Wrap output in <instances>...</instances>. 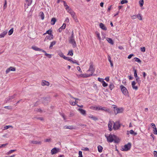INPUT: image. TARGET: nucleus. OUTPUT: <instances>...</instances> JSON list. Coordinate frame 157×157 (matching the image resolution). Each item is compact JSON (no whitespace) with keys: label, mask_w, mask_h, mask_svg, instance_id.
<instances>
[{"label":"nucleus","mask_w":157,"mask_h":157,"mask_svg":"<svg viewBox=\"0 0 157 157\" xmlns=\"http://www.w3.org/2000/svg\"><path fill=\"white\" fill-rule=\"evenodd\" d=\"M70 43L71 44L74 48L76 46V43L74 39L73 33L70 38Z\"/></svg>","instance_id":"nucleus-5"},{"label":"nucleus","mask_w":157,"mask_h":157,"mask_svg":"<svg viewBox=\"0 0 157 157\" xmlns=\"http://www.w3.org/2000/svg\"><path fill=\"white\" fill-rule=\"evenodd\" d=\"M13 28L11 29L9 31L8 35H11L13 33Z\"/></svg>","instance_id":"nucleus-38"},{"label":"nucleus","mask_w":157,"mask_h":157,"mask_svg":"<svg viewBox=\"0 0 157 157\" xmlns=\"http://www.w3.org/2000/svg\"><path fill=\"white\" fill-rule=\"evenodd\" d=\"M76 68H77V69L80 72H82V70H81V69H80V67H79V66H77V67H76Z\"/></svg>","instance_id":"nucleus-58"},{"label":"nucleus","mask_w":157,"mask_h":157,"mask_svg":"<svg viewBox=\"0 0 157 157\" xmlns=\"http://www.w3.org/2000/svg\"><path fill=\"white\" fill-rule=\"evenodd\" d=\"M94 70H95L94 68L93 64L92 63H90L89 69L87 71V73L90 72L89 73H88L89 75H90V76L92 75L94 72Z\"/></svg>","instance_id":"nucleus-3"},{"label":"nucleus","mask_w":157,"mask_h":157,"mask_svg":"<svg viewBox=\"0 0 157 157\" xmlns=\"http://www.w3.org/2000/svg\"><path fill=\"white\" fill-rule=\"evenodd\" d=\"M77 76L78 77L87 78L90 77L88 73L85 74H81L79 75H78Z\"/></svg>","instance_id":"nucleus-16"},{"label":"nucleus","mask_w":157,"mask_h":157,"mask_svg":"<svg viewBox=\"0 0 157 157\" xmlns=\"http://www.w3.org/2000/svg\"><path fill=\"white\" fill-rule=\"evenodd\" d=\"M89 117L94 121H96L98 120V118L96 117L93 116L92 115H90Z\"/></svg>","instance_id":"nucleus-32"},{"label":"nucleus","mask_w":157,"mask_h":157,"mask_svg":"<svg viewBox=\"0 0 157 157\" xmlns=\"http://www.w3.org/2000/svg\"><path fill=\"white\" fill-rule=\"evenodd\" d=\"M47 34H48V35L52 34V30H51L50 29L48 30L45 33H44L43 35H44Z\"/></svg>","instance_id":"nucleus-29"},{"label":"nucleus","mask_w":157,"mask_h":157,"mask_svg":"<svg viewBox=\"0 0 157 157\" xmlns=\"http://www.w3.org/2000/svg\"><path fill=\"white\" fill-rule=\"evenodd\" d=\"M131 144L130 143H128V144L125 145L124 146L122 147L121 150L122 151H128L129 150L131 147Z\"/></svg>","instance_id":"nucleus-4"},{"label":"nucleus","mask_w":157,"mask_h":157,"mask_svg":"<svg viewBox=\"0 0 157 157\" xmlns=\"http://www.w3.org/2000/svg\"><path fill=\"white\" fill-rule=\"evenodd\" d=\"M139 3L140 7L143 6L144 3V1L143 0H140Z\"/></svg>","instance_id":"nucleus-34"},{"label":"nucleus","mask_w":157,"mask_h":157,"mask_svg":"<svg viewBox=\"0 0 157 157\" xmlns=\"http://www.w3.org/2000/svg\"><path fill=\"white\" fill-rule=\"evenodd\" d=\"M10 128H13V126L11 125H8V126H5L4 127V129H7Z\"/></svg>","instance_id":"nucleus-41"},{"label":"nucleus","mask_w":157,"mask_h":157,"mask_svg":"<svg viewBox=\"0 0 157 157\" xmlns=\"http://www.w3.org/2000/svg\"><path fill=\"white\" fill-rule=\"evenodd\" d=\"M136 81L138 82V83L140 84V78L139 77H136Z\"/></svg>","instance_id":"nucleus-51"},{"label":"nucleus","mask_w":157,"mask_h":157,"mask_svg":"<svg viewBox=\"0 0 157 157\" xmlns=\"http://www.w3.org/2000/svg\"><path fill=\"white\" fill-rule=\"evenodd\" d=\"M57 52L58 53V55L61 57H62L64 59L65 56L63 55V53L60 51H57Z\"/></svg>","instance_id":"nucleus-22"},{"label":"nucleus","mask_w":157,"mask_h":157,"mask_svg":"<svg viewBox=\"0 0 157 157\" xmlns=\"http://www.w3.org/2000/svg\"><path fill=\"white\" fill-rule=\"evenodd\" d=\"M65 9L67 10V12L68 11V10H69L70 9H71V8H70L69 7L68 5L65 6Z\"/></svg>","instance_id":"nucleus-63"},{"label":"nucleus","mask_w":157,"mask_h":157,"mask_svg":"<svg viewBox=\"0 0 157 157\" xmlns=\"http://www.w3.org/2000/svg\"><path fill=\"white\" fill-rule=\"evenodd\" d=\"M41 85L42 86H48L50 85V83L46 80H42L41 81Z\"/></svg>","instance_id":"nucleus-12"},{"label":"nucleus","mask_w":157,"mask_h":157,"mask_svg":"<svg viewBox=\"0 0 157 157\" xmlns=\"http://www.w3.org/2000/svg\"><path fill=\"white\" fill-rule=\"evenodd\" d=\"M128 2V1L127 0H123L121 1V3L122 4H123L125 3H126Z\"/></svg>","instance_id":"nucleus-46"},{"label":"nucleus","mask_w":157,"mask_h":157,"mask_svg":"<svg viewBox=\"0 0 157 157\" xmlns=\"http://www.w3.org/2000/svg\"><path fill=\"white\" fill-rule=\"evenodd\" d=\"M137 18L139 20H142V16L140 14H138L137 15Z\"/></svg>","instance_id":"nucleus-36"},{"label":"nucleus","mask_w":157,"mask_h":157,"mask_svg":"<svg viewBox=\"0 0 157 157\" xmlns=\"http://www.w3.org/2000/svg\"><path fill=\"white\" fill-rule=\"evenodd\" d=\"M82 150H85L86 151H89V149L88 147H83L81 149Z\"/></svg>","instance_id":"nucleus-53"},{"label":"nucleus","mask_w":157,"mask_h":157,"mask_svg":"<svg viewBox=\"0 0 157 157\" xmlns=\"http://www.w3.org/2000/svg\"><path fill=\"white\" fill-rule=\"evenodd\" d=\"M53 34L48 35L45 38L44 41H47V40H51L53 39Z\"/></svg>","instance_id":"nucleus-10"},{"label":"nucleus","mask_w":157,"mask_h":157,"mask_svg":"<svg viewBox=\"0 0 157 157\" xmlns=\"http://www.w3.org/2000/svg\"><path fill=\"white\" fill-rule=\"evenodd\" d=\"M129 133L131 134L134 135V136H135L137 134V133L136 132H135L134 131L132 130H130L129 131H127V134L129 135Z\"/></svg>","instance_id":"nucleus-23"},{"label":"nucleus","mask_w":157,"mask_h":157,"mask_svg":"<svg viewBox=\"0 0 157 157\" xmlns=\"http://www.w3.org/2000/svg\"><path fill=\"white\" fill-rule=\"evenodd\" d=\"M140 50L142 52H144L146 51L145 48L144 47H141L140 48Z\"/></svg>","instance_id":"nucleus-49"},{"label":"nucleus","mask_w":157,"mask_h":157,"mask_svg":"<svg viewBox=\"0 0 157 157\" xmlns=\"http://www.w3.org/2000/svg\"><path fill=\"white\" fill-rule=\"evenodd\" d=\"M103 149V147L101 145H98V151L100 153L101 152H102Z\"/></svg>","instance_id":"nucleus-27"},{"label":"nucleus","mask_w":157,"mask_h":157,"mask_svg":"<svg viewBox=\"0 0 157 157\" xmlns=\"http://www.w3.org/2000/svg\"><path fill=\"white\" fill-rule=\"evenodd\" d=\"M121 127V124L118 121H116L114 123L113 129L116 130L118 129Z\"/></svg>","instance_id":"nucleus-6"},{"label":"nucleus","mask_w":157,"mask_h":157,"mask_svg":"<svg viewBox=\"0 0 157 157\" xmlns=\"http://www.w3.org/2000/svg\"><path fill=\"white\" fill-rule=\"evenodd\" d=\"M106 137L107 141L111 143L113 141L115 143H118L120 142V139L116 136L113 134H110L108 136L106 135H105Z\"/></svg>","instance_id":"nucleus-1"},{"label":"nucleus","mask_w":157,"mask_h":157,"mask_svg":"<svg viewBox=\"0 0 157 157\" xmlns=\"http://www.w3.org/2000/svg\"><path fill=\"white\" fill-rule=\"evenodd\" d=\"M25 1L27 4V7H28L29 6H30L33 0H25Z\"/></svg>","instance_id":"nucleus-26"},{"label":"nucleus","mask_w":157,"mask_h":157,"mask_svg":"<svg viewBox=\"0 0 157 157\" xmlns=\"http://www.w3.org/2000/svg\"><path fill=\"white\" fill-rule=\"evenodd\" d=\"M96 33V35H97V37H98V39L99 40H101V37L100 36V33L98 32H97Z\"/></svg>","instance_id":"nucleus-45"},{"label":"nucleus","mask_w":157,"mask_h":157,"mask_svg":"<svg viewBox=\"0 0 157 157\" xmlns=\"http://www.w3.org/2000/svg\"><path fill=\"white\" fill-rule=\"evenodd\" d=\"M153 131L155 134L157 135V129L156 128L153 129Z\"/></svg>","instance_id":"nucleus-52"},{"label":"nucleus","mask_w":157,"mask_h":157,"mask_svg":"<svg viewBox=\"0 0 157 157\" xmlns=\"http://www.w3.org/2000/svg\"><path fill=\"white\" fill-rule=\"evenodd\" d=\"M64 128L66 129H76L75 126L73 125H66L64 126Z\"/></svg>","instance_id":"nucleus-15"},{"label":"nucleus","mask_w":157,"mask_h":157,"mask_svg":"<svg viewBox=\"0 0 157 157\" xmlns=\"http://www.w3.org/2000/svg\"><path fill=\"white\" fill-rule=\"evenodd\" d=\"M109 88L110 90H112L114 87V85L113 84H111L109 86Z\"/></svg>","instance_id":"nucleus-44"},{"label":"nucleus","mask_w":157,"mask_h":157,"mask_svg":"<svg viewBox=\"0 0 157 157\" xmlns=\"http://www.w3.org/2000/svg\"><path fill=\"white\" fill-rule=\"evenodd\" d=\"M4 108L9 109H12V108L11 106H6L4 107Z\"/></svg>","instance_id":"nucleus-62"},{"label":"nucleus","mask_w":157,"mask_h":157,"mask_svg":"<svg viewBox=\"0 0 157 157\" xmlns=\"http://www.w3.org/2000/svg\"><path fill=\"white\" fill-rule=\"evenodd\" d=\"M98 80L100 82H101V83H102L104 81L103 79L102 78H98Z\"/></svg>","instance_id":"nucleus-55"},{"label":"nucleus","mask_w":157,"mask_h":157,"mask_svg":"<svg viewBox=\"0 0 157 157\" xmlns=\"http://www.w3.org/2000/svg\"><path fill=\"white\" fill-rule=\"evenodd\" d=\"M56 42L55 41H53L51 42L49 46V48L50 49L52 48V47L56 44Z\"/></svg>","instance_id":"nucleus-30"},{"label":"nucleus","mask_w":157,"mask_h":157,"mask_svg":"<svg viewBox=\"0 0 157 157\" xmlns=\"http://www.w3.org/2000/svg\"><path fill=\"white\" fill-rule=\"evenodd\" d=\"M120 87L123 94L124 95H128V91L127 89L123 85L121 86Z\"/></svg>","instance_id":"nucleus-8"},{"label":"nucleus","mask_w":157,"mask_h":157,"mask_svg":"<svg viewBox=\"0 0 157 157\" xmlns=\"http://www.w3.org/2000/svg\"><path fill=\"white\" fill-rule=\"evenodd\" d=\"M113 108L114 109V113L115 114L119 113H121L123 112V109L122 108H117L116 105H113Z\"/></svg>","instance_id":"nucleus-2"},{"label":"nucleus","mask_w":157,"mask_h":157,"mask_svg":"<svg viewBox=\"0 0 157 157\" xmlns=\"http://www.w3.org/2000/svg\"><path fill=\"white\" fill-rule=\"evenodd\" d=\"M106 39L107 41L108 42V43H109L110 44H113L114 42L112 40L111 38L107 37L106 38Z\"/></svg>","instance_id":"nucleus-24"},{"label":"nucleus","mask_w":157,"mask_h":157,"mask_svg":"<svg viewBox=\"0 0 157 157\" xmlns=\"http://www.w3.org/2000/svg\"><path fill=\"white\" fill-rule=\"evenodd\" d=\"M32 48L36 51H41L43 52H45V51L44 50L42 49H40L35 46H32Z\"/></svg>","instance_id":"nucleus-13"},{"label":"nucleus","mask_w":157,"mask_h":157,"mask_svg":"<svg viewBox=\"0 0 157 157\" xmlns=\"http://www.w3.org/2000/svg\"><path fill=\"white\" fill-rule=\"evenodd\" d=\"M15 71L16 69L15 68L10 67L6 70V74H7L10 71Z\"/></svg>","instance_id":"nucleus-14"},{"label":"nucleus","mask_w":157,"mask_h":157,"mask_svg":"<svg viewBox=\"0 0 157 157\" xmlns=\"http://www.w3.org/2000/svg\"><path fill=\"white\" fill-rule=\"evenodd\" d=\"M44 52L45 53V55L46 56L48 57L49 58H51V57H52L51 54L47 53L45 51V52Z\"/></svg>","instance_id":"nucleus-39"},{"label":"nucleus","mask_w":157,"mask_h":157,"mask_svg":"<svg viewBox=\"0 0 157 157\" xmlns=\"http://www.w3.org/2000/svg\"><path fill=\"white\" fill-rule=\"evenodd\" d=\"M7 32L6 31H4L0 34V38H3L6 34Z\"/></svg>","instance_id":"nucleus-28"},{"label":"nucleus","mask_w":157,"mask_h":157,"mask_svg":"<svg viewBox=\"0 0 157 157\" xmlns=\"http://www.w3.org/2000/svg\"><path fill=\"white\" fill-rule=\"evenodd\" d=\"M51 141V139H47L44 140V141L45 142H50Z\"/></svg>","instance_id":"nucleus-59"},{"label":"nucleus","mask_w":157,"mask_h":157,"mask_svg":"<svg viewBox=\"0 0 157 157\" xmlns=\"http://www.w3.org/2000/svg\"><path fill=\"white\" fill-rule=\"evenodd\" d=\"M136 84V82H135V81H133L132 82V87L134 90H138V88L137 86H135Z\"/></svg>","instance_id":"nucleus-18"},{"label":"nucleus","mask_w":157,"mask_h":157,"mask_svg":"<svg viewBox=\"0 0 157 157\" xmlns=\"http://www.w3.org/2000/svg\"><path fill=\"white\" fill-rule=\"evenodd\" d=\"M16 151V150H11L10 151H8V152H7L6 153V154L7 155H10Z\"/></svg>","instance_id":"nucleus-37"},{"label":"nucleus","mask_w":157,"mask_h":157,"mask_svg":"<svg viewBox=\"0 0 157 157\" xmlns=\"http://www.w3.org/2000/svg\"><path fill=\"white\" fill-rule=\"evenodd\" d=\"M30 143H32L35 144H40L41 142L39 141L30 140L29 141Z\"/></svg>","instance_id":"nucleus-20"},{"label":"nucleus","mask_w":157,"mask_h":157,"mask_svg":"<svg viewBox=\"0 0 157 157\" xmlns=\"http://www.w3.org/2000/svg\"><path fill=\"white\" fill-rule=\"evenodd\" d=\"M151 127L152 128H153V129L154 128H156L155 126V124H154V123H151Z\"/></svg>","instance_id":"nucleus-64"},{"label":"nucleus","mask_w":157,"mask_h":157,"mask_svg":"<svg viewBox=\"0 0 157 157\" xmlns=\"http://www.w3.org/2000/svg\"><path fill=\"white\" fill-rule=\"evenodd\" d=\"M97 109L98 110H101L106 112L110 113V110L108 108L105 107H103L100 106H98Z\"/></svg>","instance_id":"nucleus-7"},{"label":"nucleus","mask_w":157,"mask_h":157,"mask_svg":"<svg viewBox=\"0 0 157 157\" xmlns=\"http://www.w3.org/2000/svg\"><path fill=\"white\" fill-rule=\"evenodd\" d=\"M99 26L102 29V30H107V28L105 26V25L103 24L102 23H100L99 24Z\"/></svg>","instance_id":"nucleus-19"},{"label":"nucleus","mask_w":157,"mask_h":157,"mask_svg":"<svg viewBox=\"0 0 157 157\" xmlns=\"http://www.w3.org/2000/svg\"><path fill=\"white\" fill-rule=\"evenodd\" d=\"M78 111L83 116H85L86 115V111L83 109H78Z\"/></svg>","instance_id":"nucleus-17"},{"label":"nucleus","mask_w":157,"mask_h":157,"mask_svg":"<svg viewBox=\"0 0 157 157\" xmlns=\"http://www.w3.org/2000/svg\"><path fill=\"white\" fill-rule=\"evenodd\" d=\"M70 103L71 105H75L76 104V100L75 101L72 102L71 101H70Z\"/></svg>","instance_id":"nucleus-42"},{"label":"nucleus","mask_w":157,"mask_h":157,"mask_svg":"<svg viewBox=\"0 0 157 157\" xmlns=\"http://www.w3.org/2000/svg\"><path fill=\"white\" fill-rule=\"evenodd\" d=\"M64 59L66 60H67L70 62H71V59L68 57H67L65 56Z\"/></svg>","instance_id":"nucleus-50"},{"label":"nucleus","mask_w":157,"mask_h":157,"mask_svg":"<svg viewBox=\"0 0 157 157\" xmlns=\"http://www.w3.org/2000/svg\"><path fill=\"white\" fill-rule=\"evenodd\" d=\"M98 107V106H91L90 107V109H93L96 110H98V109H97V108Z\"/></svg>","instance_id":"nucleus-40"},{"label":"nucleus","mask_w":157,"mask_h":157,"mask_svg":"<svg viewBox=\"0 0 157 157\" xmlns=\"http://www.w3.org/2000/svg\"><path fill=\"white\" fill-rule=\"evenodd\" d=\"M67 12L71 14L72 17L74 19H75L76 18V17H75V13L71 9H70L69 10H68Z\"/></svg>","instance_id":"nucleus-11"},{"label":"nucleus","mask_w":157,"mask_h":157,"mask_svg":"<svg viewBox=\"0 0 157 157\" xmlns=\"http://www.w3.org/2000/svg\"><path fill=\"white\" fill-rule=\"evenodd\" d=\"M60 150V149L59 148H57L56 147H54L51 150V153L52 155L55 154L58 152Z\"/></svg>","instance_id":"nucleus-9"},{"label":"nucleus","mask_w":157,"mask_h":157,"mask_svg":"<svg viewBox=\"0 0 157 157\" xmlns=\"http://www.w3.org/2000/svg\"><path fill=\"white\" fill-rule=\"evenodd\" d=\"M56 21V20L55 18H52L51 21V24L52 25H54Z\"/></svg>","instance_id":"nucleus-25"},{"label":"nucleus","mask_w":157,"mask_h":157,"mask_svg":"<svg viewBox=\"0 0 157 157\" xmlns=\"http://www.w3.org/2000/svg\"><path fill=\"white\" fill-rule=\"evenodd\" d=\"M137 15H133L131 17V18L132 19H134L137 18Z\"/></svg>","instance_id":"nucleus-56"},{"label":"nucleus","mask_w":157,"mask_h":157,"mask_svg":"<svg viewBox=\"0 0 157 157\" xmlns=\"http://www.w3.org/2000/svg\"><path fill=\"white\" fill-rule=\"evenodd\" d=\"M134 59L135 61L139 63H140L141 62V60L138 58L135 57L134 58Z\"/></svg>","instance_id":"nucleus-33"},{"label":"nucleus","mask_w":157,"mask_h":157,"mask_svg":"<svg viewBox=\"0 0 157 157\" xmlns=\"http://www.w3.org/2000/svg\"><path fill=\"white\" fill-rule=\"evenodd\" d=\"M8 144L6 143V144H2L0 146V148H2V147H4L6 146Z\"/></svg>","instance_id":"nucleus-54"},{"label":"nucleus","mask_w":157,"mask_h":157,"mask_svg":"<svg viewBox=\"0 0 157 157\" xmlns=\"http://www.w3.org/2000/svg\"><path fill=\"white\" fill-rule=\"evenodd\" d=\"M40 15H41V19L42 20H43L44 18V13L43 12H40Z\"/></svg>","instance_id":"nucleus-48"},{"label":"nucleus","mask_w":157,"mask_h":157,"mask_svg":"<svg viewBox=\"0 0 157 157\" xmlns=\"http://www.w3.org/2000/svg\"><path fill=\"white\" fill-rule=\"evenodd\" d=\"M153 154L154 155V156L155 157H157V151H154L153 152Z\"/></svg>","instance_id":"nucleus-57"},{"label":"nucleus","mask_w":157,"mask_h":157,"mask_svg":"<svg viewBox=\"0 0 157 157\" xmlns=\"http://www.w3.org/2000/svg\"><path fill=\"white\" fill-rule=\"evenodd\" d=\"M102 86L104 87H106L108 86V84L106 83L104 81L102 83Z\"/></svg>","instance_id":"nucleus-47"},{"label":"nucleus","mask_w":157,"mask_h":157,"mask_svg":"<svg viewBox=\"0 0 157 157\" xmlns=\"http://www.w3.org/2000/svg\"><path fill=\"white\" fill-rule=\"evenodd\" d=\"M66 26V25L65 23H63V25L59 29V31H62V29H64Z\"/></svg>","instance_id":"nucleus-31"},{"label":"nucleus","mask_w":157,"mask_h":157,"mask_svg":"<svg viewBox=\"0 0 157 157\" xmlns=\"http://www.w3.org/2000/svg\"><path fill=\"white\" fill-rule=\"evenodd\" d=\"M133 71H134V76L135 77H137V70L136 69H134Z\"/></svg>","instance_id":"nucleus-43"},{"label":"nucleus","mask_w":157,"mask_h":157,"mask_svg":"<svg viewBox=\"0 0 157 157\" xmlns=\"http://www.w3.org/2000/svg\"><path fill=\"white\" fill-rule=\"evenodd\" d=\"M35 111H38V112H42V110H41V109H38V108H37V109H35Z\"/></svg>","instance_id":"nucleus-60"},{"label":"nucleus","mask_w":157,"mask_h":157,"mask_svg":"<svg viewBox=\"0 0 157 157\" xmlns=\"http://www.w3.org/2000/svg\"><path fill=\"white\" fill-rule=\"evenodd\" d=\"M67 55L69 56H73V51L72 50H70L67 54Z\"/></svg>","instance_id":"nucleus-35"},{"label":"nucleus","mask_w":157,"mask_h":157,"mask_svg":"<svg viewBox=\"0 0 157 157\" xmlns=\"http://www.w3.org/2000/svg\"><path fill=\"white\" fill-rule=\"evenodd\" d=\"M134 55L133 54H131L128 56V59H130L132 58V57Z\"/></svg>","instance_id":"nucleus-61"},{"label":"nucleus","mask_w":157,"mask_h":157,"mask_svg":"<svg viewBox=\"0 0 157 157\" xmlns=\"http://www.w3.org/2000/svg\"><path fill=\"white\" fill-rule=\"evenodd\" d=\"M112 125H113V123H112V122L110 121H109V123H108V126L109 129L110 131H111L112 130Z\"/></svg>","instance_id":"nucleus-21"}]
</instances>
